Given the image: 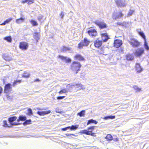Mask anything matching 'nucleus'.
I'll use <instances>...</instances> for the list:
<instances>
[{"label":"nucleus","mask_w":149,"mask_h":149,"mask_svg":"<svg viewBox=\"0 0 149 149\" xmlns=\"http://www.w3.org/2000/svg\"><path fill=\"white\" fill-rule=\"evenodd\" d=\"M12 20V18H10L6 20L4 22L2 23L1 24H0V25H5L7 23H9Z\"/></svg>","instance_id":"b1692460"},{"label":"nucleus","mask_w":149,"mask_h":149,"mask_svg":"<svg viewBox=\"0 0 149 149\" xmlns=\"http://www.w3.org/2000/svg\"><path fill=\"white\" fill-rule=\"evenodd\" d=\"M144 49L143 47H141L137 49L134 52L135 56L139 57L141 56L144 53Z\"/></svg>","instance_id":"7ed1b4c3"},{"label":"nucleus","mask_w":149,"mask_h":149,"mask_svg":"<svg viewBox=\"0 0 149 149\" xmlns=\"http://www.w3.org/2000/svg\"><path fill=\"white\" fill-rule=\"evenodd\" d=\"M80 133L85 134L87 135H91L93 136H96L95 133L92 132V130L89 131L86 130H81L80 132Z\"/></svg>","instance_id":"0eeeda50"},{"label":"nucleus","mask_w":149,"mask_h":149,"mask_svg":"<svg viewBox=\"0 0 149 149\" xmlns=\"http://www.w3.org/2000/svg\"><path fill=\"white\" fill-rule=\"evenodd\" d=\"M40 80L39 79H36L34 80L35 82L39 81Z\"/></svg>","instance_id":"13d9d810"},{"label":"nucleus","mask_w":149,"mask_h":149,"mask_svg":"<svg viewBox=\"0 0 149 149\" xmlns=\"http://www.w3.org/2000/svg\"><path fill=\"white\" fill-rule=\"evenodd\" d=\"M115 1L118 6L120 7H124L126 5L125 0H117Z\"/></svg>","instance_id":"9b49d317"},{"label":"nucleus","mask_w":149,"mask_h":149,"mask_svg":"<svg viewBox=\"0 0 149 149\" xmlns=\"http://www.w3.org/2000/svg\"><path fill=\"white\" fill-rule=\"evenodd\" d=\"M70 126H68L67 127L62 128L61 130L63 131H65L70 129Z\"/></svg>","instance_id":"a18cd8bd"},{"label":"nucleus","mask_w":149,"mask_h":149,"mask_svg":"<svg viewBox=\"0 0 149 149\" xmlns=\"http://www.w3.org/2000/svg\"><path fill=\"white\" fill-rule=\"evenodd\" d=\"M68 91L65 89H63L61 90L59 92V93L60 94H62L63 93H65L67 92Z\"/></svg>","instance_id":"4c0bfd02"},{"label":"nucleus","mask_w":149,"mask_h":149,"mask_svg":"<svg viewBox=\"0 0 149 149\" xmlns=\"http://www.w3.org/2000/svg\"><path fill=\"white\" fill-rule=\"evenodd\" d=\"M65 135L67 136H75V135L74 134H66Z\"/></svg>","instance_id":"603ef678"},{"label":"nucleus","mask_w":149,"mask_h":149,"mask_svg":"<svg viewBox=\"0 0 149 149\" xmlns=\"http://www.w3.org/2000/svg\"><path fill=\"white\" fill-rule=\"evenodd\" d=\"M95 23L99 26L100 29L107 27V24L103 21L97 20L95 22Z\"/></svg>","instance_id":"20e7f679"},{"label":"nucleus","mask_w":149,"mask_h":149,"mask_svg":"<svg viewBox=\"0 0 149 149\" xmlns=\"http://www.w3.org/2000/svg\"><path fill=\"white\" fill-rule=\"evenodd\" d=\"M11 90V84L9 83L6 84L5 86L4 92L5 93H8Z\"/></svg>","instance_id":"2eb2a0df"},{"label":"nucleus","mask_w":149,"mask_h":149,"mask_svg":"<svg viewBox=\"0 0 149 149\" xmlns=\"http://www.w3.org/2000/svg\"><path fill=\"white\" fill-rule=\"evenodd\" d=\"M58 57L61 58L62 61L66 63H69L71 62V59L66 56H63L59 55Z\"/></svg>","instance_id":"ddd939ff"},{"label":"nucleus","mask_w":149,"mask_h":149,"mask_svg":"<svg viewBox=\"0 0 149 149\" xmlns=\"http://www.w3.org/2000/svg\"><path fill=\"white\" fill-rule=\"evenodd\" d=\"M117 24L118 25L120 26H123L124 25L123 23H121L120 22H118Z\"/></svg>","instance_id":"864d4df0"},{"label":"nucleus","mask_w":149,"mask_h":149,"mask_svg":"<svg viewBox=\"0 0 149 149\" xmlns=\"http://www.w3.org/2000/svg\"><path fill=\"white\" fill-rule=\"evenodd\" d=\"M134 12V11L130 10L128 13V15L129 16L131 15Z\"/></svg>","instance_id":"09e8293b"},{"label":"nucleus","mask_w":149,"mask_h":149,"mask_svg":"<svg viewBox=\"0 0 149 149\" xmlns=\"http://www.w3.org/2000/svg\"><path fill=\"white\" fill-rule=\"evenodd\" d=\"M139 35L141 36L144 39V40H146V36L144 33L142 31H140L139 32Z\"/></svg>","instance_id":"e433bc0d"},{"label":"nucleus","mask_w":149,"mask_h":149,"mask_svg":"<svg viewBox=\"0 0 149 149\" xmlns=\"http://www.w3.org/2000/svg\"><path fill=\"white\" fill-rule=\"evenodd\" d=\"M65 97V96H59V97H57V99L58 100H62V99H63V98H64Z\"/></svg>","instance_id":"49530a36"},{"label":"nucleus","mask_w":149,"mask_h":149,"mask_svg":"<svg viewBox=\"0 0 149 149\" xmlns=\"http://www.w3.org/2000/svg\"><path fill=\"white\" fill-rule=\"evenodd\" d=\"M135 70L137 73L141 72L143 70V68L139 63H136L135 65Z\"/></svg>","instance_id":"1a4fd4ad"},{"label":"nucleus","mask_w":149,"mask_h":149,"mask_svg":"<svg viewBox=\"0 0 149 149\" xmlns=\"http://www.w3.org/2000/svg\"><path fill=\"white\" fill-rule=\"evenodd\" d=\"M85 111L84 110H82L80 112L78 113L77 115L79 116L80 117L84 116L85 115Z\"/></svg>","instance_id":"a878e982"},{"label":"nucleus","mask_w":149,"mask_h":149,"mask_svg":"<svg viewBox=\"0 0 149 149\" xmlns=\"http://www.w3.org/2000/svg\"><path fill=\"white\" fill-rule=\"evenodd\" d=\"M108 50V49L107 48L103 47L100 49V52L101 54L106 55L107 54V51Z\"/></svg>","instance_id":"aec40b11"},{"label":"nucleus","mask_w":149,"mask_h":149,"mask_svg":"<svg viewBox=\"0 0 149 149\" xmlns=\"http://www.w3.org/2000/svg\"><path fill=\"white\" fill-rule=\"evenodd\" d=\"M56 112H57V113H59V111H57V110L56 111Z\"/></svg>","instance_id":"052dcab7"},{"label":"nucleus","mask_w":149,"mask_h":149,"mask_svg":"<svg viewBox=\"0 0 149 149\" xmlns=\"http://www.w3.org/2000/svg\"><path fill=\"white\" fill-rule=\"evenodd\" d=\"M22 77L24 78H28L30 76V74L26 71H25L22 75Z\"/></svg>","instance_id":"7c9ffc66"},{"label":"nucleus","mask_w":149,"mask_h":149,"mask_svg":"<svg viewBox=\"0 0 149 149\" xmlns=\"http://www.w3.org/2000/svg\"><path fill=\"white\" fill-rule=\"evenodd\" d=\"M34 0H27V2H28L29 4H31L33 3Z\"/></svg>","instance_id":"c03bdc74"},{"label":"nucleus","mask_w":149,"mask_h":149,"mask_svg":"<svg viewBox=\"0 0 149 149\" xmlns=\"http://www.w3.org/2000/svg\"><path fill=\"white\" fill-rule=\"evenodd\" d=\"M18 81H15L14 83H13V86H15L16 84V83H17V82Z\"/></svg>","instance_id":"5fc2aeb1"},{"label":"nucleus","mask_w":149,"mask_h":149,"mask_svg":"<svg viewBox=\"0 0 149 149\" xmlns=\"http://www.w3.org/2000/svg\"><path fill=\"white\" fill-rule=\"evenodd\" d=\"M29 45L28 43L25 42H21L19 44V48L22 50H26L27 49Z\"/></svg>","instance_id":"39448f33"},{"label":"nucleus","mask_w":149,"mask_h":149,"mask_svg":"<svg viewBox=\"0 0 149 149\" xmlns=\"http://www.w3.org/2000/svg\"><path fill=\"white\" fill-rule=\"evenodd\" d=\"M4 58L6 61H10L12 59L9 56H5L4 57Z\"/></svg>","instance_id":"58836bf2"},{"label":"nucleus","mask_w":149,"mask_h":149,"mask_svg":"<svg viewBox=\"0 0 149 149\" xmlns=\"http://www.w3.org/2000/svg\"><path fill=\"white\" fill-rule=\"evenodd\" d=\"M134 57L132 55L128 54L126 56V59L128 61H132L133 60Z\"/></svg>","instance_id":"c85d7f7f"},{"label":"nucleus","mask_w":149,"mask_h":149,"mask_svg":"<svg viewBox=\"0 0 149 149\" xmlns=\"http://www.w3.org/2000/svg\"><path fill=\"white\" fill-rule=\"evenodd\" d=\"M122 45V41L120 40H115L114 43V47L118 48L120 47Z\"/></svg>","instance_id":"dca6fc26"},{"label":"nucleus","mask_w":149,"mask_h":149,"mask_svg":"<svg viewBox=\"0 0 149 149\" xmlns=\"http://www.w3.org/2000/svg\"><path fill=\"white\" fill-rule=\"evenodd\" d=\"M134 88L136 90H137V91H139L141 90V88H139L137 86H133Z\"/></svg>","instance_id":"ea45409f"},{"label":"nucleus","mask_w":149,"mask_h":149,"mask_svg":"<svg viewBox=\"0 0 149 149\" xmlns=\"http://www.w3.org/2000/svg\"><path fill=\"white\" fill-rule=\"evenodd\" d=\"M28 114L29 115H31L33 114V112L32 111V110L31 109L29 108L28 109Z\"/></svg>","instance_id":"79ce46f5"},{"label":"nucleus","mask_w":149,"mask_h":149,"mask_svg":"<svg viewBox=\"0 0 149 149\" xmlns=\"http://www.w3.org/2000/svg\"><path fill=\"white\" fill-rule=\"evenodd\" d=\"M27 2V0H25L24 1H22V3H25Z\"/></svg>","instance_id":"6e6d98bb"},{"label":"nucleus","mask_w":149,"mask_h":149,"mask_svg":"<svg viewBox=\"0 0 149 149\" xmlns=\"http://www.w3.org/2000/svg\"><path fill=\"white\" fill-rule=\"evenodd\" d=\"M72 138H73V137H72L73 136H70ZM75 136H76L75 135Z\"/></svg>","instance_id":"680f3d73"},{"label":"nucleus","mask_w":149,"mask_h":149,"mask_svg":"<svg viewBox=\"0 0 149 149\" xmlns=\"http://www.w3.org/2000/svg\"><path fill=\"white\" fill-rule=\"evenodd\" d=\"M88 33L92 37H95L97 35V31L94 29H91L88 31Z\"/></svg>","instance_id":"6e6552de"},{"label":"nucleus","mask_w":149,"mask_h":149,"mask_svg":"<svg viewBox=\"0 0 149 149\" xmlns=\"http://www.w3.org/2000/svg\"><path fill=\"white\" fill-rule=\"evenodd\" d=\"M21 13L20 14L21 17L18 19H17L15 20V22L18 24H21L24 22L25 20V18L23 17V15Z\"/></svg>","instance_id":"f8f14e48"},{"label":"nucleus","mask_w":149,"mask_h":149,"mask_svg":"<svg viewBox=\"0 0 149 149\" xmlns=\"http://www.w3.org/2000/svg\"><path fill=\"white\" fill-rule=\"evenodd\" d=\"M17 118L16 116H13L8 118V120L10 123V124L12 125H18L19 124L17 123H16L13 122L15 121Z\"/></svg>","instance_id":"9d476101"},{"label":"nucleus","mask_w":149,"mask_h":149,"mask_svg":"<svg viewBox=\"0 0 149 149\" xmlns=\"http://www.w3.org/2000/svg\"><path fill=\"white\" fill-rule=\"evenodd\" d=\"M4 40H7L9 42H11L12 41V38L10 36H7L4 38Z\"/></svg>","instance_id":"c9c22d12"},{"label":"nucleus","mask_w":149,"mask_h":149,"mask_svg":"<svg viewBox=\"0 0 149 149\" xmlns=\"http://www.w3.org/2000/svg\"><path fill=\"white\" fill-rule=\"evenodd\" d=\"M102 45V41L97 39L94 43V46L97 48H99Z\"/></svg>","instance_id":"f3484780"},{"label":"nucleus","mask_w":149,"mask_h":149,"mask_svg":"<svg viewBox=\"0 0 149 149\" xmlns=\"http://www.w3.org/2000/svg\"><path fill=\"white\" fill-rule=\"evenodd\" d=\"M94 128L95 126H91L88 128V130L89 131H90L89 130H93L94 129Z\"/></svg>","instance_id":"8fccbe9b"},{"label":"nucleus","mask_w":149,"mask_h":149,"mask_svg":"<svg viewBox=\"0 0 149 149\" xmlns=\"http://www.w3.org/2000/svg\"><path fill=\"white\" fill-rule=\"evenodd\" d=\"M70 129L71 130H75L78 127V125H72L71 126H70Z\"/></svg>","instance_id":"72a5a7b5"},{"label":"nucleus","mask_w":149,"mask_h":149,"mask_svg":"<svg viewBox=\"0 0 149 149\" xmlns=\"http://www.w3.org/2000/svg\"><path fill=\"white\" fill-rule=\"evenodd\" d=\"M81 66V65L79 62L75 61L73 62L70 65L71 70L73 71H76V74L78 73V71L80 70Z\"/></svg>","instance_id":"f257e3e1"},{"label":"nucleus","mask_w":149,"mask_h":149,"mask_svg":"<svg viewBox=\"0 0 149 149\" xmlns=\"http://www.w3.org/2000/svg\"><path fill=\"white\" fill-rule=\"evenodd\" d=\"M40 35L37 32L34 33L33 34V38L38 42L40 39Z\"/></svg>","instance_id":"4be33fe9"},{"label":"nucleus","mask_w":149,"mask_h":149,"mask_svg":"<svg viewBox=\"0 0 149 149\" xmlns=\"http://www.w3.org/2000/svg\"><path fill=\"white\" fill-rule=\"evenodd\" d=\"M31 120H26L24 123L26 125L30 124L31 123Z\"/></svg>","instance_id":"a19ab883"},{"label":"nucleus","mask_w":149,"mask_h":149,"mask_svg":"<svg viewBox=\"0 0 149 149\" xmlns=\"http://www.w3.org/2000/svg\"><path fill=\"white\" fill-rule=\"evenodd\" d=\"M75 59L78 60L84 61V58L81 56L79 54H77L74 56Z\"/></svg>","instance_id":"412c9836"},{"label":"nucleus","mask_w":149,"mask_h":149,"mask_svg":"<svg viewBox=\"0 0 149 149\" xmlns=\"http://www.w3.org/2000/svg\"><path fill=\"white\" fill-rule=\"evenodd\" d=\"M75 86H77V88H79V90L81 89L83 90L85 88V87L81 84H76Z\"/></svg>","instance_id":"bb28decb"},{"label":"nucleus","mask_w":149,"mask_h":149,"mask_svg":"<svg viewBox=\"0 0 149 149\" xmlns=\"http://www.w3.org/2000/svg\"><path fill=\"white\" fill-rule=\"evenodd\" d=\"M60 16L61 17V18H63L64 16V14L63 12H61V13L60 14Z\"/></svg>","instance_id":"3c124183"},{"label":"nucleus","mask_w":149,"mask_h":149,"mask_svg":"<svg viewBox=\"0 0 149 149\" xmlns=\"http://www.w3.org/2000/svg\"><path fill=\"white\" fill-rule=\"evenodd\" d=\"M144 47L145 49L147 51H148L149 50V47L148 45V43H147L146 40H144Z\"/></svg>","instance_id":"cd10ccee"},{"label":"nucleus","mask_w":149,"mask_h":149,"mask_svg":"<svg viewBox=\"0 0 149 149\" xmlns=\"http://www.w3.org/2000/svg\"><path fill=\"white\" fill-rule=\"evenodd\" d=\"M46 109H39V110H45Z\"/></svg>","instance_id":"bf43d9fd"},{"label":"nucleus","mask_w":149,"mask_h":149,"mask_svg":"<svg viewBox=\"0 0 149 149\" xmlns=\"http://www.w3.org/2000/svg\"><path fill=\"white\" fill-rule=\"evenodd\" d=\"M51 112L50 110L48 111H38L37 113L40 116H44L45 115L48 114Z\"/></svg>","instance_id":"a211bd4d"},{"label":"nucleus","mask_w":149,"mask_h":149,"mask_svg":"<svg viewBox=\"0 0 149 149\" xmlns=\"http://www.w3.org/2000/svg\"><path fill=\"white\" fill-rule=\"evenodd\" d=\"M4 123V126L5 127H9V126H8V124H7V121H3Z\"/></svg>","instance_id":"de8ad7c7"},{"label":"nucleus","mask_w":149,"mask_h":149,"mask_svg":"<svg viewBox=\"0 0 149 149\" xmlns=\"http://www.w3.org/2000/svg\"><path fill=\"white\" fill-rule=\"evenodd\" d=\"M26 119V117L22 116H19V118L17 120V121L19 122L20 120L24 121Z\"/></svg>","instance_id":"393cba45"},{"label":"nucleus","mask_w":149,"mask_h":149,"mask_svg":"<svg viewBox=\"0 0 149 149\" xmlns=\"http://www.w3.org/2000/svg\"><path fill=\"white\" fill-rule=\"evenodd\" d=\"M102 40L104 42L107 41L109 38L108 36L107 33H103L101 34Z\"/></svg>","instance_id":"6ab92c4d"},{"label":"nucleus","mask_w":149,"mask_h":149,"mask_svg":"<svg viewBox=\"0 0 149 149\" xmlns=\"http://www.w3.org/2000/svg\"><path fill=\"white\" fill-rule=\"evenodd\" d=\"M30 22L34 26H36L38 25V24L37 22L34 20H31L30 21Z\"/></svg>","instance_id":"f704fd0d"},{"label":"nucleus","mask_w":149,"mask_h":149,"mask_svg":"<svg viewBox=\"0 0 149 149\" xmlns=\"http://www.w3.org/2000/svg\"><path fill=\"white\" fill-rule=\"evenodd\" d=\"M105 138L107 139V140H113V137L111 134H108L107 136L105 137Z\"/></svg>","instance_id":"473e14b6"},{"label":"nucleus","mask_w":149,"mask_h":149,"mask_svg":"<svg viewBox=\"0 0 149 149\" xmlns=\"http://www.w3.org/2000/svg\"><path fill=\"white\" fill-rule=\"evenodd\" d=\"M2 91V88L0 87V94L1 93Z\"/></svg>","instance_id":"4d7b16f0"},{"label":"nucleus","mask_w":149,"mask_h":149,"mask_svg":"<svg viewBox=\"0 0 149 149\" xmlns=\"http://www.w3.org/2000/svg\"><path fill=\"white\" fill-rule=\"evenodd\" d=\"M90 43V41L86 38H85L83 40H81L78 44V47L80 49L82 48L84 46H87Z\"/></svg>","instance_id":"f03ea898"},{"label":"nucleus","mask_w":149,"mask_h":149,"mask_svg":"<svg viewBox=\"0 0 149 149\" xmlns=\"http://www.w3.org/2000/svg\"><path fill=\"white\" fill-rule=\"evenodd\" d=\"M123 16V14L121 12H119L114 13L113 15V19H116L121 17Z\"/></svg>","instance_id":"4468645a"},{"label":"nucleus","mask_w":149,"mask_h":149,"mask_svg":"<svg viewBox=\"0 0 149 149\" xmlns=\"http://www.w3.org/2000/svg\"><path fill=\"white\" fill-rule=\"evenodd\" d=\"M114 141H118L117 139H116L115 140H114Z\"/></svg>","instance_id":"e2e57ef3"},{"label":"nucleus","mask_w":149,"mask_h":149,"mask_svg":"<svg viewBox=\"0 0 149 149\" xmlns=\"http://www.w3.org/2000/svg\"><path fill=\"white\" fill-rule=\"evenodd\" d=\"M61 50L62 52H65L67 51H69L72 50V49L70 47L63 46L61 48Z\"/></svg>","instance_id":"5701e85b"},{"label":"nucleus","mask_w":149,"mask_h":149,"mask_svg":"<svg viewBox=\"0 0 149 149\" xmlns=\"http://www.w3.org/2000/svg\"><path fill=\"white\" fill-rule=\"evenodd\" d=\"M115 118V116H107L104 117L103 119L105 120H107L109 119H113Z\"/></svg>","instance_id":"2f4dec72"},{"label":"nucleus","mask_w":149,"mask_h":149,"mask_svg":"<svg viewBox=\"0 0 149 149\" xmlns=\"http://www.w3.org/2000/svg\"><path fill=\"white\" fill-rule=\"evenodd\" d=\"M129 42L133 47H137L140 44V42L135 39H132L130 41H129Z\"/></svg>","instance_id":"423d86ee"},{"label":"nucleus","mask_w":149,"mask_h":149,"mask_svg":"<svg viewBox=\"0 0 149 149\" xmlns=\"http://www.w3.org/2000/svg\"><path fill=\"white\" fill-rule=\"evenodd\" d=\"M42 18L43 16L41 15H40L37 17L39 21H41Z\"/></svg>","instance_id":"37998d69"},{"label":"nucleus","mask_w":149,"mask_h":149,"mask_svg":"<svg viewBox=\"0 0 149 149\" xmlns=\"http://www.w3.org/2000/svg\"><path fill=\"white\" fill-rule=\"evenodd\" d=\"M94 123L95 124H96L97 123V122L94 120L92 119L89 120L88 121V122L87 123V125H88L90 124L91 123Z\"/></svg>","instance_id":"c756f323"}]
</instances>
